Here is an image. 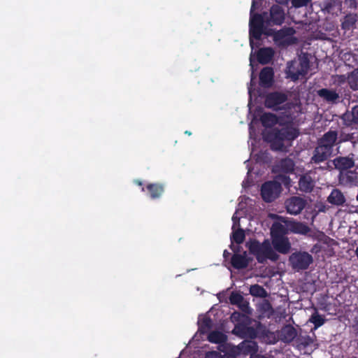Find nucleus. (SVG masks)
Listing matches in <instances>:
<instances>
[{
  "label": "nucleus",
  "mask_w": 358,
  "mask_h": 358,
  "mask_svg": "<svg viewBox=\"0 0 358 358\" xmlns=\"http://www.w3.org/2000/svg\"><path fill=\"white\" fill-rule=\"evenodd\" d=\"M338 131L331 130L324 133L317 139V145L310 158L312 164H319L327 161L334 155V148L337 143Z\"/></svg>",
  "instance_id": "nucleus-2"
},
{
  "label": "nucleus",
  "mask_w": 358,
  "mask_h": 358,
  "mask_svg": "<svg viewBox=\"0 0 358 358\" xmlns=\"http://www.w3.org/2000/svg\"><path fill=\"white\" fill-rule=\"evenodd\" d=\"M296 342L299 345H301L303 348H306L310 345L313 343V339L308 335L304 336H299Z\"/></svg>",
  "instance_id": "nucleus-36"
},
{
  "label": "nucleus",
  "mask_w": 358,
  "mask_h": 358,
  "mask_svg": "<svg viewBox=\"0 0 358 358\" xmlns=\"http://www.w3.org/2000/svg\"><path fill=\"white\" fill-rule=\"evenodd\" d=\"M315 186V182L312 177L308 174L303 175L299 180V189L306 193L312 192Z\"/></svg>",
  "instance_id": "nucleus-19"
},
{
  "label": "nucleus",
  "mask_w": 358,
  "mask_h": 358,
  "mask_svg": "<svg viewBox=\"0 0 358 358\" xmlns=\"http://www.w3.org/2000/svg\"><path fill=\"white\" fill-rule=\"evenodd\" d=\"M285 19V13L284 8L278 4H274L271 7L269 13H267L266 24V26H280L284 23Z\"/></svg>",
  "instance_id": "nucleus-9"
},
{
  "label": "nucleus",
  "mask_w": 358,
  "mask_h": 358,
  "mask_svg": "<svg viewBox=\"0 0 358 358\" xmlns=\"http://www.w3.org/2000/svg\"><path fill=\"white\" fill-rule=\"evenodd\" d=\"M348 83L350 86V87L354 90H358V78H356L355 75L352 74L348 78Z\"/></svg>",
  "instance_id": "nucleus-39"
},
{
  "label": "nucleus",
  "mask_w": 358,
  "mask_h": 358,
  "mask_svg": "<svg viewBox=\"0 0 358 358\" xmlns=\"http://www.w3.org/2000/svg\"><path fill=\"white\" fill-rule=\"evenodd\" d=\"M273 54L274 51L271 48H260L257 53V60L262 64H268L272 59Z\"/></svg>",
  "instance_id": "nucleus-23"
},
{
  "label": "nucleus",
  "mask_w": 358,
  "mask_h": 358,
  "mask_svg": "<svg viewBox=\"0 0 358 358\" xmlns=\"http://www.w3.org/2000/svg\"><path fill=\"white\" fill-rule=\"evenodd\" d=\"M342 120L346 126L358 124V105L352 107L350 112L347 111L345 113L342 115Z\"/></svg>",
  "instance_id": "nucleus-24"
},
{
  "label": "nucleus",
  "mask_w": 358,
  "mask_h": 358,
  "mask_svg": "<svg viewBox=\"0 0 358 358\" xmlns=\"http://www.w3.org/2000/svg\"><path fill=\"white\" fill-rule=\"evenodd\" d=\"M272 245L274 249L281 254L288 253L291 248V244L286 236L273 238Z\"/></svg>",
  "instance_id": "nucleus-16"
},
{
  "label": "nucleus",
  "mask_w": 358,
  "mask_h": 358,
  "mask_svg": "<svg viewBox=\"0 0 358 358\" xmlns=\"http://www.w3.org/2000/svg\"><path fill=\"white\" fill-rule=\"evenodd\" d=\"M278 166L281 172L291 173L294 171L295 163L292 159L285 157L279 162Z\"/></svg>",
  "instance_id": "nucleus-26"
},
{
  "label": "nucleus",
  "mask_w": 358,
  "mask_h": 358,
  "mask_svg": "<svg viewBox=\"0 0 358 358\" xmlns=\"http://www.w3.org/2000/svg\"><path fill=\"white\" fill-rule=\"evenodd\" d=\"M205 358H222V355L217 351H210L206 352Z\"/></svg>",
  "instance_id": "nucleus-40"
},
{
  "label": "nucleus",
  "mask_w": 358,
  "mask_h": 358,
  "mask_svg": "<svg viewBox=\"0 0 358 358\" xmlns=\"http://www.w3.org/2000/svg\"><path fill=\"white\" fill-rule=\"evenodd\" d=\"M297 331L292 325H285L280 331V339L285 343H290L296 337Z\"/></svg>",
  "instance_id": "nucleus-21"
},
{
  "label": "nucleus",
  "mask_w": 358,
  "mask_h": 358,
  "mask_svg": "<svg viewBox=\"0 0 358 358\" xmlns=\"http://www.w3.org/2000/svg\"><path fill=\"white\" fill-rule=\"evenodd\" d=\"M354 155L345 156V157H336L335 159L331 160L332 164L334 169L339 171L340 173L348 171V169L353 168L355 165Z\"/></svg>",
  "instance_id": "nucleus-12"
},
{
  "label": "nucleus",
  "mask_w": 358,
  "mask_h": 358,
  "mask_svg": "<svg viewBox=\"0 0 358 358\" xmlns=\"http://www.w3.org/2000/svg\"><path fill=\"white\" fill-rule=\"evenodd\" d=\"M310 69V60L307 54L299 57L298 59L287 63L286 74L292 81L304 78Z\"/></svg>",
  "instance_id": "nucleus-5"
},
{
  "label": "nucleus",
  "mask_w": 358,
  "mask_h": 358,
  "mask_svg": "<svg viewBox=\"0 0 358 358\" xmlns=\"http://www.w3.org/2000/svg\"><path fill=\"white\" fill-rule=\"evenodd\" d=\"M313 261V257L306 252H295L289 257L292 268L297 271L307 269Z\"/></svg>",
  "instance_id": "nucleus-8"
},
{
  "label": "nucleus",
  "mask_w": 358,
  "mask_h": 358,
  "mask_svg": "<svg viewBox=\"0 0 358 358\" xmlns=\"http://www.w3.org/2000/svg\"><path fill=\"white\" fill-rule=\"evenodd\" d=\"M232 220L234 222V225H235L236 224V222H239V218L234 215L232 217ZM234 226H233L232 228L234 229Z\"/></svg>",
  "instance_id": "nucleus-48"
},
{
  "label": "nucleus",
  "mask_w": 358,
  "mask_h": 358,
  "mask_svg": "<svg viewBox=\"0 0 358 358\" xmlns=\"http://www.w3.org/2000/svg\"><path fill=\"white\" fill-rule=\"evenodd\" d=\"M274 72L271 67H264L259 73V85L264 88L272 86L273 83Z\"/></svg>",
  "instance_id": "nucleus-15"
},
{
  "label": "nucleus",
  "mask_w": 358,
  "mask_h": 358,
  "mask_svg": "<svg viewBox=\"0 0 358 358\" xmlns=\"http://www.w3.org/2000/svg\"><path fill=\"white\" fill-rule=\"evenodd\" d=\"M327 201L334 206H343L345 201V197L343 192L338 189H334L327 197Z\"/></svg>",
  "instance_id": "nucleus-20"
},
{
  "label": "nucleus",
  "mask_w": 358,
  "mask_h": 358,
  "mask_svg": "<svg viewBox=\"0 0 358 358\" xmlns=\"http://www.w3.org/2000/svg\"><path fill=\"white\" fill-rule=\"evenodd\" d=\"M249 292L252 296L255 297L265 298L267 296L266 290L258 284L251 285Z\"/></svg>",
  "instance_id": "nucleus-30"
},
{
  "label": "nucleus",
  "mask_w": 358,
  "mask_h": 358,
  "mask_svg": "<svg viewBox=\"0 0 358 358\" xmlns=\"http://www.w3.org/2000/svg\"><path fill=\"white\" fill-rule=\"evenodd\" d=\"M288 99L287 94L280 92H272L266 95L264 100V106L267 108L272 109L274 111L284 110V106L281 104L285 103Z\"/></svg>",
  "instance_id": "nucleus-7"
},
{
  "label": "nucleus",
  "mask_w": 358,
  "mask_h": 358,
  "mask_svg": "<svg viewBox=\"0 0 358 358\" xmlns=\"http://www.w3.org/2000/svg\"><path fill=\"white\" fill-rule=\"evenodd\" d=\"M185 134H187V135H189V136H190V135L192 134L191 131H186L185 132Z\"/></svg>",
  "instance_id": "nucleus-50"
},
{
  "label": "nucleus",
  "mask_w": 358,
  "mask_h": 358,
  "mask_svg": "<svg viewBox=\"0 0 358 358\" xmlns=\"http://www.w3.org/2000/svg\"><path fill=\"white\" fill-rule=\"evenodd\" d=\"M199 331L202 334H206L213 327V321L209 317H204L198 322Z\"/></svg>",
  "instance_id": "nucleus-29"
},
{
  "label": "nucleus",
  "mask_w": 358,
  "mask_h": 358,
  "mask_svg": "<svg viewBox=\"0 0 358 358\" xmlns=\"http://www.w3.org/2000/svg\"><path fill=\"white\" fill-rule=\"evenodd\" d=\"M244 300L243 296L237 292H232L229 296V301L232 305H241Z\"/></svg>",
  "instance_id": "nucleus-35"
},
{
  "label": "nucleus",
  "mask_w": 358,
  "mask_h": 358,
  "mask_svg": "<svg viewBox=\"0 0 358 358\" xmlns=\"http://www.w3.org/2000/svg\"><path fill=\"white\" fill-rule=\"evenodd\" d=\"M238 349L243 355H250L251 357L258 351L257 343L251 341H245L238 345Z\"/></svg>",
  "instance_id": "nucleus-22"
},
{
  "label": "nucleus",
  "mask_w": 358,
  "mask_h": 358,
  "mask_svg": "<svg viewBox=\"0 0 358 358\" xmlns=\"http://www.w3.org/2000/svg\"><path fill=\"white\" fill-rule=\"evenodd\" d=\"M228 351L229 350L225 351L224 355H222V358H236L234 354L229 353Z\"/></svg>",
  "instance_id": "nucleus-44"
},
{
  "label": "nucleus",
  "mask_w": 358,
  "mask_h": 358,
  "mask_svg": "<svg viewBox=\"0 0 358 358\" xmlns=\"http://www.w3.org/2000/svg\"><path fill=\"white\" fill-rule=\"evenodd\" d=\"M323 170H329V171H331L333 169H334V165L332 164V162H331V161H328L327 164H326V166L324 167H322V168Z\"/></svg>",
  "instance_id": "nucleus-43"
},
{
  "label": "nucleus",
  "mask_w": 358,
  "mask_h": 358,
  "mask_svg": "<svg viewBox=\"0 0 358 358\" xmlns=\"http://www.w3.org/2000/svg\"><path fill=\"white\" fill-rule=\"evenodd\" d=\"M312 0H291L292 5L294 8L307 6Z\"/></svg>",
  "instance_id": "nucleus-38"
},
{
  "label": "nucleus",
  "mask_w": 358,
  "mask_h": 358,
  "mask_svg": "<svg viewBox=\"0 0 358 358\" xmlns=\"http://www.w3.org/2000/svg\"><path fill=\"white\" fill-rule=\"evenodd\" d=\"M290 34V29H282L278 31H275L273 33H270V35L273 36V41L275 43L282 42L285 38Z\"/></svg>",
  "instance_id": "nucleus-31"
},
{
  "label": "nucleus",
  "mask_w": 358,
  "mask_h": 358,
  "mask_svg": "<svg viewBox=\"0 0 358 358\" xmlns=\"http://www.w3.org/2000/svg\"><path fill=\"white\" fill-rule=\"evenodd\" d=\"M262 124L266 128H272L278 123V117L271 113H264L260 117Z\"/></svg>",
  "instance_id": "nucleus-25"
},
{
  "label": "nucleus",
  "mask_w": 358,
  "mask_h": 358,
  "mask_svg": "<svg viewBox=\"0 0 358 358\" xmlns=\"http://www.w3.org/2000/svg\"><path fill=\"white\" fill-rule=\"evenodd\" d=\"M306 200L299 196H292L285 202L287 213L292 215H298L305 208Z\"/></svg>",
  "instance_id": "nucleus-13"
},
{
  "label": "nucleus",
  "mask_w": 358,
  "mask_h": 358,
  "mask_svg": "<svg viewBox=\"0 0 358 358\" xmlns=\"http://www.w3.org/2000/svg\"><path fill=\"white\" fill-rule=\"evenodd\" d=\"M299 136L298 129L293 127H274L264 133L263 138L265 141L270 143V148L273 151L287 152V147L284 142H292Z\"/></svg>",
  "instance_id": "nucleus-1"
},
{
  "label": "nucleus",
  "mask_w": 358,
  "mask_h": 358,
  "mask_svg": "<svg viewBox=\"0 0 358 358\" xmlns=\"http://www.w3.org/2000/svg\"><path fill=\"white\" fill-rule=\"evenodd\" d=\"M309 321L314 324L315 329H317L324 324L325 319L316 311L311 315Z\"/></svg>",
  "instance_id": "nucleus-33"
},
{
  "label": "nucleus",
  "mask_w": 358,
  "mask_h": 358,
  "mask_svg": "<svg viewBox=\"0 0 358 358\" xmlns=\"http://www.w3.org/2000/svg\"><path fill=\"white\" fill-rule=\"evenodd\" d=\"M242 316L243 315L240 313L235 311L232 313L231 318L232 320L238 321L240 317Z\"/></svg>",
  "instance_id": "nucleus-42"
},
{
  "label": "nucleus",
  "mask_w": 358,
  "mask_h": 358,
  "mask_svg": "<svg viewBox=\"0 0 358 358\" xmlns=\"http://www.w3.org/2000/svg\"><path fill=\"white\" fill-rule=\"evenodd\" d=\"M239 246L235 247L233 244L230 245V248L234 252L233 255L231 257V265L235 269H244L246 268L251 259L248 257L246 251H244L242 254L238 253Z\"/></svg>",
  "instance_id": "nucleus-10"
},
{
  "label": "nucleus",
  "mask_w": 358,
  "mask_h": 358,
  "mask_svg": "<svg viewBox=\"0 0 358 358\" xmlns=\"http://www.w3.org/2000/svg\"><path fill=\"white\" fill-rule=\"evenodd\" d=\"M230 256H231V253L227 250H224L223 252V257H224V260L227 261L229 258Z\"/></svg>",
  "instance_id": "nucleus-46"
},
{
  "label": "nucleus",
  "mask_w": 358,
  "mask_h": 358,
  "mask_svg": "<svg viewBox=\"0 0 358 358\" xmlns=\"http://www.w3.org/2000/svg\"><path fill=\"white\" fill-rule=\"evenodd\" d=\"M134 182H135V184H136L138 186H142L143 185V182L141 180H136L134 181Z\"/></svg>",
  "instance_id": "nucleus-49"
},
{
  "label": "nucleus",
  "mask_w": 358,
  "mask_h": 358,
  "mask_svg": "<svg viewBox=\"0 0 358 358\" xmlns=\"http://www.w3.org/2000/svg\"><path fill=\"white\" fill-rule=\"evenodd\" d=\"M246 246L259 263L263 264L267 259L275 262L279 259V255L273 250L268 239H265L262 243L256 239L250 240L246 243Z\"/></svg>",
  "instance_id": "nucleus-4"
},
{
  "label": "nucleus",
  "mask_w": 358,
  "mask_h": 358,
  "mask_svg": "<svg viewBox=\"0 0 358 358\" xmlns=\"http://www.w3.org/2000/svg\"><path fill=\"white\" fill-rule=\"evenodd\" d=\"M238 306L243 312L249 313L250 307L248 302L243 301V303Z\"/></svg>",
  "instance_id": "nucleus-41"
},
{
  "label": "nucleus",
  "mask_w": 358,
  "mask_h": 358,
  "mask_svg": "<svg viewBox=\"0 0 358 358\" xmlns=\"http://www.w3.org/2000/svg\"><path fill=\"white\" fill-rule=\"evenodd\" d=\"M278 4L287 5L289 0H275Z\"/></svg>",
  "instance_id": "nucleus-47"
},
{
  "label": "nucleus",
  "mask_w": 358,
  "mask_h": 358,
  "mask_svg": "<svg viewBox=\"0 0 358 358\" xmlns=\"http://www.w3.org/2000/svg\"><path fill=\"white\" fill-rule=\"evenodd\" d=\"M357 22V15L352 14L346 15L342 22L341 27L344 30H350Z\"/></svg>",
  "instance_id": "nucleus-28"
},
{
  "label": "nucleus",
  "mask_w": 358,
  "mask_h": 358,
  "mask_svg": "<svg viewBox=\"0 0 358 358\" xmlns=\"http://www.w3.org/2000/svg\"><path fill=\"white\" fill-rule=\"evenodd\" d=\"M317 94L329 103H336L339 99V94L336 90L327 88H322L317 90Z\"/></svg>",
  "instance_id": "nucleus-17"
},
{
  "label": "nucleus",
  "mask_w": 358,
  "mask_h": 358,
  "mask_svg": "<svg viewBox=\"0 0 358 358\" xmlns=\"http://www.w3.org/2000/svg\"><path fill=\"white\" fill-rule=\"evenodd\" d=\"M141 190H142L143 192H144V191H145V187H142V189H141Z\"/></svg>",
  "instance_id": "nucleus-51"
},
{
  "label": "nucleus",
  "mask_w": 358,
  "mask_h": 358,
  "mask_svg": "<svg viewBox=\"0 0 358 358\" xmlns=\"http://www.w3.org/2000/svg\"><path fill=\"white\" fill-rule=\"evenodd\" d=\"M248 330H249V328L244 325H236L233 330V333L243 338L246 336Z\"/></svg>",
  "instance_id": "nucleus-37"
},
{
  "label": "nucleus",
  "mask_w": 358,
  "mask_h": 358,
  "mask_svg": "<svg viewBox=\"0 0 358 358\" xmlns=\"http://www.w3.org/2000/svg\"><path fill=\"white\" fill-rule=\"evenodd\" d=\"M245 238V234L243 229H238L234 231L231 236V243H236V244H241L243 243Z\"/></svg>",
  "instance_id": "nucleus-32"
},
{
  "label": "nucleus",
  "mask_w": 358,
  "mask_h": 358,
  "mask_svg": "<svg viewBox=\"0 0 358 358\" xmlns=\"http://www.w3.org/2000/svg\"><path fill=\"white\" fill-rule=\"evenodd\" d=\"M339 183L345 187H352L358 185V173L352 171H347L339 173Z\"/></svg>",
  "instance_id": "nucleus-14"
},
{
  "label": "nucleus",
  "mask_w": 358,
  "mask_h": 358,
  "mask_svg": "<svg viewBox=\"0 0 358 358\" xmlns=\"http://www.w3.org/2000/svg\"><path fill=\"white\" fill-rule=\"evenodd\" d=\"M208 341L212 343L218 344V350L220 352H225L229 350V345L227 343V336L219 331H213L208 336Z\"/></svg>",
  "instance_id": "nucleus-11"
},
{
  "label": "nucleus",
  "mask_w": 358,
  "mask_h": 358,
  "mask_svg": "<svg viewBox=\"0 0 358 358\" xmlns=\"http://www.w3.org/2000/svg\"><path fill=\"white\" fill-rule=\"evenodd\" d=\"M292 230L295 233L306 234L309 232L310 228L302 222H295L292 225Z\"/></svg>",
  "instance_id": "nucleus-34"
},
{
  "label": "nucleus",
  "mask_w": 358,
  "mask_h": 358,
  "mask_svg": "<svg viewBox=\"0 0 358 358\" xmlns=\"http://www.w3.org/2000/svg\"><path fill=\"white\" fill-rule=\"evenodd\" d=\"M151 199H158L164 194L165 190L164 185L159 182L149 183L145 187Z\"/></svg>",
  "instance_id": "nucleus-18"
},
{
  "label": "nucleus",
  "mask_w": 358,
  "mask_h": 358,
  "mask_svg": "<svg viewBox=\"0 0 358 358\" xmlns=\"http://www.w3.org/2000/svg\"><path fill=\"white\" fill-rule=\"evenodd\" d=\"M282 190L281 184L275 180L265 182L261 187V196L262 199L270 203L276 199Z\"/></svg>",
  "instance_id": "nucleus-6"
},
{
  "label": "nucleus",
  "mask_w": 358,
  "mask_h": 358,
  "mask_svg": "<svg viewBox=\"0 0 358 358\" xmlns=\"http://www.w3.org/2000/svg\"><path fill=\"white\" fill-rule=\"evenodd\" d=\"M287 228L280 222H274L271 227V239L286 236Z\"/></svg>",
  "instance_id": "nucleus-27"
},
{
  "label": "nucleus",
  "mask_w": 358,
  "mask_h": 358,
  "mask_svg": "<svg viewBox=\"0 0 358 358\" xmlns=\"http://www.w3.org/2000/svg\"><path fill=\"white\" fill-rule=\"evenodd\" d=\"M257 8V1L252 2L250 11V21H249V37L250 45L251 48H254V39L259 41L263 34L269 36L271 30H266V19L267 12L262 13H255V10Z\"/></svg>",
  "instance_id": "nucleus-3"
},
{
  "label": "nucleus",
  "mask_w": 358,
  "mask_h": 358,
  "mask_svg": "<svg viewBox=\"0 0 358 358\" xmlns=\"http://www.w3.org/2000/svg\"><path fill=\"white\" fill-rule=\"evenodd\" d=\"M335 0H327L326 3H325V8L327 9H330L331 8H333L334 5H333V1H334Z\"/></svg>",
  "instance_id": "nucleus-45"
}]
</instances>
